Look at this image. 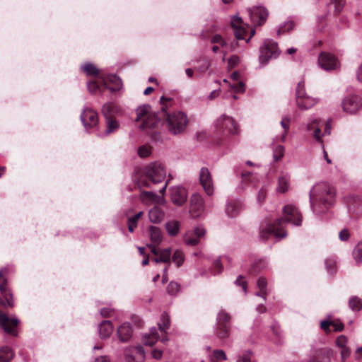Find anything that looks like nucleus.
<instances>
[{
    "mask_svg": "<svg viewBox=\"0 0 362 362\" xmlns=\"http://www.w3.org/2000/svg\"><path fill=\"white\" fill-rule=\"evenodd\" d=\"M284 216L279 218L274 223L262 226L259 229V237L262 240L268 239L271 235L276 238H284L287 233L283 230V225L292 223L300 226L302 223V215L299 210L293 204H287L283 209Z\"/></svg>",
    "mask_w": 362,
    "mask_h": 362,
    "instance_id": "obj_1",
    "label": "nucleus"
},
{
    "mask_svg": "<svg viewBox=\"0 0 362 362\" xmlns=\"http://www.w3.org/2000/svg\"><path fill=\"white\" fill-rule=\"evenodd\" d=\"M309 197L312 210L319 214L334 204L336 190L326 182H320L313 187Z\"/></svg>",
    "mask_w": 362,
    "mask_h": 362,
    "instance_id": "obj_2",
    "label": "nucleus"
},
{
    "mask_svg": "<svg viewBox=\"0 0 362 362\" xmlns=\"http://www.w3.org/2000/svg\"><path fill=\"white\" fill-rule=\"evenodd\" d=\"M171 100V98H167L164 96L160 98V103L163 105L161 107L162 112L160 113L161 118L165 117V122L168 132L173 134H180L186 129L188 124V118L186 114L183 112L176 111L172 113H165L164 105L166 102Z\"/></svg>",
    "mask_w": 362,
    "mask_h": 362,
    "instance_id": "obj_3",
    "label": "nucleus"
},
{
    "mask_svg": "<svg viewBox=\"0 0 362 362\" xmlns=\"http://www.w3.org/2000/svg\"><path fill=\"white\" fill-rule=\"evenodd\" d=\"M0 292L5 299L4 300L0 299V304L4 305L5 307H12L13 305L12 296L7 291L6 279L0 284ZM18 323L19 320L16 317H10L6 313H0V326L6 333L16 337L18 335L16 327Z\"/></svg>",
    "mask_w": 362,
    "mask_h": 362,
    "instance_id": "obj_4",
    "label": "nucleus"
},
{
    "mask_svg": "<svg viewBox=\"0 0 362 362\" xmlns=\"http://www.w3.org/2000/svg\"><path fill=\"white\" fill-rule=\"evenodd\" d=\"M160 113L158 115L151 112V107L148 105H143L136 109V121H143L141 129L153 128L156 127L160 120Z\"/></svg>",
    "mask_w": 362,
    "mask_h": 362,
    "instance_id": "obj_5",
    "label": "nucleus"
},
{
    "mask_svg": "<svg viewBox=\"0 0 362 362\" xmlns=\"http://www.w3.org/2000/svg\"><path fill=\"white\" fill-rule=\"evenodd\" d=\"M144 174L152 183H158L165 180L166 171L162 163L156 161L145 168Z\"/></svg>",
    "mask_w": 362,
    "mask_h": 362,
    "instance_id": "obj_6",
    "label": "nucleus"
},
{
    "mask_svg": "<svg viewBox=\"0 0 362 362\" xmlns=\"http://www.w3.org/2000/svg\"><path fill=\"white\" fill-rule=\"evenodd\" d=\"M259 52V63L263 66L266 65L270 59L276 58L279 54L277 44L270 40L264 41Z\"/></svg>",
    "mask_w": 362,
    "mask_h": 362,
    "instance_id": "obj_7",
    "label": "nucleus"
},
{
    "mask_svg": "<svg viewBox=\"0 0 362 362\" xmlns=\"http://www.w3.org/2000/svg\"><path fill=\"white\" fill-rule=\"evenodd\" d=\"M318 100L308 96L305 92L304 84L298 83L296 88V103L299 108L308 110L313 107Z\"/></svg>",
    "mask_w": 362,
    "mask_h": 362,
    "instance_id": "obj_8",
    "label": "nucleus"
},
{
    "mask_svg": "<svg viewBox=\"0 0 362 362\" xmlns=\"http://www.w3.org/2000/svg\"><path fill=\"white\" fill-rule=\"evenodd\" d=\"M216 127L230 134H235L238 132V127L234 119L229 116L223 115L216 121Z\"/></svg>",
    "mask_w": 362,
    "mask_h": 362,
    "instance_id": "obj_9",
    "label": "nucleus"
},
{
    "mask_svg": "<svg viewBox=\"0 0 362 362\" xmlns=\"http://www.w3.org/2000/svg\"><path fill=\"white\" fill-rule=\"evenodd\" d=\"M251 21L257 25H263L268 18V11L263 6H255L247 9Z\"/></svg>",
    "mask_w": 362,
    "mask_h": 362,
    "instance_id": "obj_10",
    "label": "nucleus"
},
{
    "mask_svg": "<svg viewBox=\"0 0 362 362\" xmlns=\"http://www.w3.org/2000/svg\"><path fill=\"white\" fill-rule=\"evenodd\" d=\"M362 107L361 99L357 95H349L342 102V107L344 112L349 114L357 112Z\"/></svg>",
    "mask_w": 362,
    "mask_h": 362,
    "instance_id": "obj_11",
    "label": "nucleus"
},
{
    "mask_svg": "<svg viewBox=\"0 0 362 362\" xmlns=\"http://www.w3.org/2000/svg\"><path fill=\"white\" fill-rule=\"evenodd\" d=\"M127 362H142L145 357L144 348L141 345L129 347L124 351Z\"/></svg>",
    "mask_w": 362,
    "mask_h": 362,
    "instance_id": "obj_12",
    "label": "nucleus"
},
{
    "mask_svg": "<svg viewBox=\"0 0 362 362\" xmlns=\"http://www.w3.org/2000/svg\"><path fill=\"white\" fill-rule=\"evenodd\" d=\"M199 181L208 196L214 194V185L211 175L207 168H202L199 173Z\"/></svg>",
    "mask_w": 362,
    "mask_h": 362,
    "instance_id": "obj_13",
    "label": "nucleus"
},
{
    "mask_svg": "<svg viewBox=\"0 0 362 362\" xmlns=\"http://www.w3.org/2000/svg\"><path fill=\"white\" fill-rule=\"evenodd\" d=\"M81 120L86 129L93 128L98 124V114L93 109L86 107L81 115Z\"/></svg>",
    "mask_w": 362,
    "mask_h": 362,
    "instance_id": "obj_14",
    "label": "nucleus"
},
{
    "mask_svg": "<svg viewBox=\"0 0 362 362\" xmlns=\"http://www.w3.org/2000/svg\"><path fill=\"white\" fill-rule=\"evenodd\" d=\"M231 25L234 30V34L238 40L245 39L249 25L245 24L241 18L238 16H234L231 18Z\"/></svg>",
    "mask_w": 362,
    "mask_h": 362,
    "instance_id": "obj_15",
    "label": "nucleus"
},
{
    "mask_svg": "<svg viewBox=\"0 0 362 362\" xmlns=\"http://www.w3.org/2000/svg\"><path fill=\"white\" fill-rule=\"evenodd\" d=\"M204 209V200L197 193L193 194L190 197L189 213L193 217H199Z\"/></svg>",
    "mask_w": 362,
    "mask_h": 362,
    "instance_id": "obj_16",
    "label": "nucleus"
},
{
    "mask_svg": "<svg viewBox=\"0 0 362 362\" xmlns=\"http://www.w3.org/2000/svg\"><path fill=\"white\" fill-rule=\"evenodd\" d=\"M170 200L177 205L182 206L184 204L187 199V192L185 188L182 187H173L170 189Z\"/></svg>",
    "mask_w": 362,
    "mask_h": 362,
    "instance_id": "obj_17",
    "label": "nucleus"
},
{
    "mask_svg": "<svg viewBox=\"0 0 362 362\" xmlns=\"http://www.w3.org/2000/svg\"><path fill=\"white\" fill-rule=\"evenodd\" d=\"M318 63L323 69L327 71L336 69L339 66L336 57L329 53H322L318 58Z\"/></svg>",
    "mask_w": 362,
    "mask_h": 362,
    "instance_id": "obj_18",
    "label": "nucleus"
},
{
    "mask_svg": "<svg viewBox=\"0 0 362 362\" xmlns=\"http://www.w3.org/2000/svg\"><path fill=\"white\" fill-rule=\"evenodd\" d=\"M99 78L103 81L104 86L110 91L118 90L122 87V81L116 75H108L106 77L100 76Z\"/></svg>",
    "mask_w": 362,
    "mask_h": 362,
    "instance_id": "obj_19",
    "label": "nucleus"
},
{
    "mask_svg": "<svg viewBox=\"0 0 362 362\" xmlns=\"http://www.w3.org/2000/svg\"><path fill=\"white\" fill-rule=\"evenodd\" d=\"M140 199L145 205L152 204H164L165 203V200L163 197H158L152 192H142L140 194Z\"/></svg>",
    "mask_w": 362,
    "mask_h": 362,
    "instance_id": "obj_20",
    "label": "nucleus"
},
{
    "mask_svg": "<svg viewBox=\"0 0 362 362\" xmlns=\"http://www.w3.org/2000/svg\"><path fill=\"white\" fill-rule=\"evenodd\" d=\"M349 211L356 216L362 215V199L359 197H349L347 202Z\"/></svg>",
    "mask_w": 362,
    "mask_h": 362,
    "instance_id": "obj_21",
    "label": "nucleus"
},
{
    "mask_svg": "<svg viewBox=\"0 0 362 362\" xmlns=\"http://www.w3.org/2000/svg\"><path fill=\"white\" fill-rule=\"evenodd\" d=\"M117 336L121 341H127L132 337V329L129 323H124L117 329Z\"/></svg>",
    "mask_w": 362,
    "mask_h": 362,
    "instance_id": "obj_22",
    "label": "nucleus"
},
{
    "mask_svg": "<svg viewBox=\"0 0 362 362\" xmlns=\"http://www.w3.org/2000/svg\"><path fill=\"white\" fill-rule=\"evenodd\" d=\"M119 107L114 103H106L102 107V114L105 119L112 118L114 115L119 114Z\"/></svg>",
    "mask_w": 362,
    "mask_h": 362,
    "instance_id": "obj_23",
    "label": "nucleus"
},
{
    "mask_svg": "<svg viewBox=\"0 0 362 362\" xmlns=\"http://www.w3.org/2000/svg\"><path fill=\"white\" fill-rule=\"evenodd\" d=\"M242 209V204L239 201L229 202L226 207V213L229 217L236 216Z\"/></svg>",
    "mask_w": 362,
    "mask_h": 362,
    "instance_id": "obj_24",
    "label": "nucleus"
},
{
    "mask_svg": "<svg viewBox=\"0 0 362 362\" xmlns=\"http://www.w3.org/2000/svg\"><path fill=\"white\" fill-rule=\"evenodd\" d=\"M165 213L158 206H154L148 211V218L151 223H159L164 218Z\"/></svg>",
    "mask_w": 362,
    "mask_h": 362,
    "instance_id": "obj_25",
    "label": "nucleus"
},
{
    "mask_svg": "<svg viewBox=\"0 0 362 362\" xmlns=\"http://www.w3.org/2000/svg\"><path fill=\"white\" fill-rule=\"evenodd\" d=\"M113 331L110 321L105 320L99 325V335L101 339L108 338Z\"/></svg>",
    "mask_w": 362,
    "mask_h": 362,
    "instance_id": "obj_26",
    "label": "nucleus"
},
{
    "mask_svg": "<svg viewBox=\"0 0 362 362\" xmlns=\"http://www.w3.org/2000/svg\"><path fill=\"white\" fill-rule=\"evenodd\" d=\"M319 121L317 119H315L311 122H308L307 124V130L311 131L314 129L313 136L315 140L320 143H322V137L324 134L321 133V130L319 127Z\"/></svg>",
    "mask_w": 362,
    "mask_h": 362,
    "instance_id": "obj_27",
    "label": "nucleus"
},
{
    "mask_svg": "<svg viewBox=\"0 0 362 362\" xmlns=\"http://www.w3.org/2000/svg\"><path fill=\"white\" fill-rule=\"evenodd\" d=\"M290 175L287 173L281 174L278 178V186L276 190L280 193L287 192L289 186Z\"/></svg>",
    "mask_w": 362,
    "mask_h": 362,
    "instance_id": "obj_28",
    "label": "nucleus"
},
{
    "mask_svg": "<svg viewBox=\"0 0 362 362\" xmlns=\"http://www.w3.org/2000/svg\"><path fill=\"white\" fill-rule=\"evenodd\" d=\"M158 339V329L156 327H153L150 329L148 334H145L143 337L142 341L145 345L153 346L156 343Z\"/></svg>",
    "mask_w": 362,
    "mask_h": 362,
    "instance_id": "obj_29",
    "label": "nucleus"
},
{
    "mask_svg": "<svg viewBox=\"0 0 362 362\" xmlns=\"http://www.w3.org/2000/svg\"><path fill=\"white\" fill-rule=\"evenodd\" d=\"M149 238L155 245H159L163 239L162 232L158 227L150 226L148 228Z\"/></svg>",
    "mask_w": 362,
    "mask_h": 362,
    "instance_id": "obj_30",
    "label": "nucleus"
},
{
    "mask_svg": "<svg viewBox=\"0 0 362 362\" xmlns=\"http://www.w3.org/2000/svg\"><path fill=\"white\" fill-rule=\"evenodd\" d=\"M170 255H171V250L170 248H166L164 250H161L158 255V257L153 259V261L156 263H170Z\"/></svg>",
    "mask_w": 362,
    "mask_h": 362,
    "instance_id": "obj_31",
    "label": "nucleus"
},
{
    "mask_svg": "<svg viewBox=\"0 0 362 362\" xmlns=\"http://www.w3.org/2000/svg\"><path fill=\"white\" fill-rule=\"evenodd\" d=\"M180 222L175 220L168 221L165 223V229L170 236H175L180 231Z\"/></svg>",
    "mask_w": 362,
    "mask_h": 362,
    "instance_id": "obj_32",
    "label": "nucleus"
},
{
    "mask_svg": "<svg viewBox=\"0 0 362 362\" xmlns=\"http://www.w3.org/2000/svg\"><path fill=\"white\" fill-rule=\"evenodd\" d=\"M0 354V362H9L14 356L11 349L8 346L1 347Z\"/></svg>",
    "mask_w": 362,
    "mask_h": 362,
    "instance_id": "obj_33",
    "label": "nucleus"
},
{
    "mask_svg": "<svg viewBox=\"0 0 362 362\" xmlns=\"http://www.w3.org/2000/svg\"><path fill=\"white\" fill-rule=\"evenodd\" d=\"M106 130L104 133L105 135H109L115 132H116L119 127V123L114 119L113 118H107L106 119Z\"/></svg>",
    "mask_w": 362,
    "mask_h": 362,
    "instance_id": "obj_34",
    "label": "nucleus"
},
{
    "mask_svg": "<svg viewBox=\"0 0 362 362\" xmlns=\"http://www.w3.org/2000/svg\"><path fill=\"white\" fill-rule=\"evenodd\" d=\"M290 123H291L290 118L287 117H283L281 121L280 124H281V126L282 127V128L284 129V132L281 134L279 139H280V141H281L283 142H284L286 140V137L287 136V134H288L289 128H290Z\"/></svg>",
    "mask_w": 362,
    "mask_h": 362,
    "instance_id": "obj_35",
    "label": "nucleus"
},
{
    "mask_svg": "<svg viewBox=\"0 0 362 362\" xmlns=\"http://www.w3.org/2000/svg\"><path fill=\"white\" fill-rule=\"evenodd\" d=\"M230 334V326L228 325H218L216 330L217 337L221 339H226Z\"/></svg>",
    "mask_w": 362,
    "mask_h": 362,
    "instance_id": "obj_36",
    "label": "nucleus"
},
{
    "mask_svg": "<svg viewBox=\"0 0 362 362\" xmlns=\"http://www.w3.org/2000/svg\"><path fill=\"white\" fill-rule=\"evenodd\" d=\"M267 280L263 278L260 277L259 278L257 281V286L259 289V291L256 293L257 296L262 297L264 299H265L267 296Z\"/></svg>",
    "mask_w": 362,
    "mask_h": 362,
    "instance_id": "obj_37",
    "label": "nucleus"
},
{
    "mask_svg": "<svg viewBox=\"0 0 362 362\" xmlns=\"http://www.w3.org/2000/svg\"><path fill=\"white\" fill-rule=\"evenodd\" d=\"M349 306L353 311H359L362 308V300L353 296L349 300Z\"/></svg>",
    "mask_w": 362,
    "mask_h": 362,
    "instance_id": "obj_38",
    "label": "nucleus"
},
{
    "mask_svg": "<svg viewBox=\"0 0 362 362\" xmlns=\"http://www.w3.org/2000/svg\"><path fill=\"white\" fill-rule=\"evenodd\" d=\"M253 353L251 351L245 350L237 356L236 362H252Z\"/></svg>",
    "mask_w": 362,
    "mask_h": 362,
    "instance_id": "obj_39",
    "label": "nucleus"
},
{
    "mask_svg": "<svg viewBox=\"0 0 362 362\" xmlns=\"http://www.w3.org/2000/svg\"><path fill=\"white\" fill-rule=\"evenodd\" d=\"M325 267L327 272L334 274L337 272V261L334 257H329L325 260Z\"/></svg>",
    "mask_w": 362,
    "mask_h": 362,
    "instance_id": "obj_40",
    "label": "nucleus"
},
{
    "mask_svg": "<svg viewBox=\"0 0 362 362\" xmlns=\"http://www.w3.org/2000/svg\"><path fill=\"white\" fill-rule=\"evenodd\" d=\"M161 323L158 324V329L160 332L165 333L166 329L170 327V317L167 313H164L161 315Z\"/></svg>",
    "mask_w": 362,
    "mask_h": 362,
    "instance_id": "obj_41",
    "label": "nucleus"
},
{
    "mask_svg": "<svg viewBox=\"0 0 362 362\" xmlns=\"http://www.w3.org/2000/svg\"><path fill=\"white\" fill-rule=\"evenodd\" d=\"M332 355V351L330 349L325 348L320 351V354L317 356V361L322 359V362H329L330 357Z\"/></svg>",
    "mask_w": 362,
    "mask_h": 362,
    "instance_id": "obj_42",
    "label": "nucleus"
},
{
    "mask_svg": "<svg viewBox=\"0 0 362 362\" xmlns=\"http://www.w3.org/2000/svg\"><path fill=\"white\" fill-rule=\"evenodd\" d=\"M185 260V255L182 251L177 250L174 252L173 255V262L176 264L177 267L181 266Z\"/></svg>",
    "mask_w": 362,
    "mask_h": 362,
    "instance_id": "obj_43",
    "label": "nucleus"
},
{
    "mask_svg": "<svg viewBox=\"0 0 362 362\" xmlns=\"http://www.w3.org/2000/svg\"><path fill=\"white\" fill-rule=\"evenodd\" d=\"M354 258L358 263H362V243H358L353 252Z\"/></svg>",
    "mask_w": 362,
    "mask_h": 362,
    "instance_id": "obj_44",
    "label": "nucleus"
},
{
    "mask_svg": "<svg viewBox=\"0 0 362 362\" xmlns=\"http://www.w3.org/2000/svg\"><path fill=\"white\" fill-rule=\"evenodd\" d=\"M180 290V285L175 281H171L167 286V291L171 296H175L179 293Z\"/></svg>",
    "mask_w": 362,
    "mask_h": 362,
    "instance_id": "obj_45",
    "label": "nucleus"
},
{
    "mask_svg": "<svg viewBox=\"0 0 362 362\" xmlns=\"http://www.w3.org/2000/svg\"><path fill=\"white\" fill-rule=\"evenodd\" d=\"M83 71L88 75H98V70L96 66L90 63L85 64L83 66Z\"/></svg>",
    "mask_w": 362,
    "mask_h": 362,
    "instance_id": "obj_46",
    "label": "nucleus"
},
{
    "mask_svg": "<svg viewBox=\"0 0 362 362\" xmlns=\"http://www.w3.org/2000/svg\"><path fill=\"white\" fill-rule=\"evenodd\" d=\"M230 320V315L224 311H221L218 315V325H228V322H229Z\"/></svg>",
    "mask_w": 362,
    "mask_h": 362,
    "instance_id": "obj_47",
    "label": "nucleus"
},
{
    "mask_svg": "<svg viewBox=\"0 0 362 362\" xmlns=\"http://www.w3.org/2000/svg\"><path fill=\"white\" fill-rule=\"evenodd\" d=\"M214 359L226 361L227 356L224 351L221 349H216L214 350L213 352V358H211V362H215Z\"/></svg>",
    "mask_w": 362,
    "mask_h": 362,
    "instance_id": "obj_48",
    "label": "nucleus"
},
{
    "mask_svg": "<svg viewBox=\"0 0 362 362\" xmlns=\"http://www.w3.org/2000/svg\"><path fill=\"white\" fill-rule=\"evenodd\" d=\"M151 153V148L148 146L143 145L138 148V155L141 158H146Z\"/></svg>",
    "mask_w": 362,
    "mask_h": 362,
    "instance_id": "obj_49",
    "label": "nucleus"
},
{
    "mask_svg": "<svg viewBox=\"0 0 362 362\" xmlns=\"http://www.w3.org/2000/svg\"><path fill=\"white\" fill-rule=\"evenodd\" d=\"M345 2L346 0H331V4L334 5V12L336 13H339L342 11Z\"/></svg>",
    "mask_w": 362,
    "mask_h": 362,
    "instance_id": "obj_50",
    "label": "nucleus"
},
{
    "mask_svg": "<svg viewBox=\"0 0 362 362\" xmlns=\"http://www.w3.org/2000/svg\"><path fill=\"white\" fill-rule=\"evenodd\" d=\"M284 153V147L281 145L277 146L274 150V158L278 161L282 158Z\"/></svg>",
    "mask_w": 362,
    "mask_h": 362,
    "instance_id": "obj_51",
    "label": "nucleus"
},
{
    "mask_svg": "<svg viewBox=\"0 0 362 362\" xmlns=\"http://www.w3.org/2000/svg\"><path fill=\"white\" fill-rule=\"evenodd\" d=\"M206 229L202 226H196L193 229V235L195 237H197L199 240L203 238L206 235Z\"/></svg>",
    "mask_w": 362,
    "mask_h": 362,
    "instance_id": "obj_52",
    "label": "nucleus"
},
{
    "mask_svg": "<svg viewBox=\"0 0 362 362\" xmlns=\"http://www.w3.org/2000/svg\"><path fill=\"white\" fill-rule=\"evenodd\" d=\"M185 243L187 245L194 246L199 243V240L194 235H187L185 238Z\"/></svg>",
    "mask_w": 362,
    "mask_h": 362,
    "instance_id": "obj_53",
    "label": "nucleus"
},
{
    "mask_svg": "<svg viewBox=\"0 0 362 362\" xmlns=\"http://www.w3.org/2000/svg\"><path fill=\"white\" fill-rule=\"evenodd\" d=\"M267 190L266 187H262L258 191V193L257 195V200L259 204H262L264 202L265 198L267 197Z\"/></svg>",
    "mask_w": 362,
    "mask_h": 362,
    "instance_id": "obj_54",
    "label": "nucleus"
},
{
    "mask_svg": "<svg viewBox=\"0 0 362 362\" xmlns=\"http://www.w3.org/2000/svg\"><path fill=\"white\" fill-rule=\"evenodd\" d=\"M347 338L344 335H341L336 339V344L339 349H342L347 346Z\"/></svg>",
    "mask_w": 362,
    "mask_h": 362,
    "instance_id": "obj_55",
    "label": "nucleus"
},
{
    "mask_svg": "<svg viewBox=\"0 0 362 362\" xmlns=\"http://www.w3.org/2000/svg\"><path fill=\"white\" fill-rule=\"evenodd\" d=\"M230 88L236 93L245 92V84L243 82H238L237 84L230 85Z\"/></svg>",
    "mask_w": 362,
    "mask_h": 362,
    "instance_id": "obj_56",
    "label": "nucleus"
},
{
    "mask_svg": "<svg viewBox=\"0 0 362 362\" xmlns=\"http://www.w3.org/2000/svg\"><path fill=\"white\" fill-rule=\"evenodd\" d=\"M240 62V58L237 55L231 56L228 60V67L232 69L236 66Z\"/></svg>",
    "mask_w": 362,
    "mask_h": 362,
    "instance_id": "obj_57",
    "label": "nucleus"
},
{
    "mask_svg": "<svg viewBox=\"0 0 362 362\" xmlns=\"http://www.w3.org/2000/svg\"><path fill=\"white\" fill-rule=\"evenodd\" d=\"M340 354L341 360L344 361L347 358L349 357L351 354V350L348 346L340 349Z\"/></svg>",
    "mask_w": 362,
    "mask_h": 362,
    "instance_id": "obj_58",
    "label": "nucleus"
},
{
    "mask_svg": "<svg viewBox=\"0 0 362 362\" xmlns=\"http://www.w3.org/2000/svg\"><path fill=\"white\" fill-rule=\"evenodd\" d=\"M137 220L134 219V218L129 217L128 218V230L129 232L132 233L134 230V228L137 226Z\"/></svg>",
    "mask_w": 362,
    "mask_h": 362,
    "instance_id": "obj_59",
    "label": "nucleus"
},
{
    "mask_svg": "<svg viewBox=\"0 0 362 362\" xmlns=\"http://www.w3.org/2000/svg\"><path fill=\"white\" fill-rule=\"evenodd\" d=\"M87 86L88 90L92 93H95L99 89V86L94 81L88 82Z\"/></svg>",
    "mask_w": 362,
    "mask_h": 362,
    "instance_id": "obj_60",
    "label": "nucleus"
},
{
    "mask_svg": "<svg viewBox=\"0 0 362 362\" xmlns=\"http://www.w3.org/2000/svg\"><path fill=\"white\" fill-rule=\"evenodd\" d=\"M212 43H219L222 47H224L226 45V42L225 40L222 38V37L219 35H214L211 39Z\"/></svg>",
    "mask_w": 362,
    "mask_h": 362,
    "instance_id": "obj_61",
    "label": "nucleus"
},
{
    "mask_svg": "<svg viewBox=\"0 0 362 362\" xmlns=\"http://www.w3.org/2000/svg\"><path fill=\"white\" fill-rule=\"evenodd\" d=\"M350 234L347 229H343L339 232V238L342 241H346L349 238Z\"/></svg>",
    "mask_w": 362,
    "mask_h": 362,
    "instance_id": "obj_62",
    "label": "nucleus"
},
{
    "mask_svg": "<svg viewBox=\"0 0 362 362\" xmlns=\"http://www.w3.org/2000/svg\"><path fill=\"white\" fill-rule=\"evenodd\" d=\"M293 23L292 22H287L283 26H281L279 30V33L285 31H289L293 29Z\"/></svg>",
    "mask_w": 362,
    "mask_h": 362,
    "instance_id": "obj_63",
    "label": "nucleus"
},
{
    "mask_svg": "<svg viewBox=\"0 0 362 362\" xmlns=\"http://www.w3.org/2000/svg\"><path fill=\"white\" fill-rule=\"evenodd\" d=\"M114 311L112 309L105 308L100 310V314L103 317H108L112 315Z\"/></svg>",
    "mask_w": 362,
    "mask_h": 362,
    "instance_id": "obj_64",
    "label": "nucleus"
}]
</instances>
